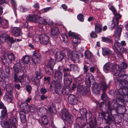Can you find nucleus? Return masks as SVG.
Here are the masks:
<instances>
[{
  "mask_svg": "<svg viewBox=\"0 0 128 128\" xmlns=\"http://www.w3.org/2000/svg\"><path fill=\"white\" fill-rule=\"evenodd\" d=\"M128 82L125 81L122 83L119 84L116 86L118 90L115 92L114 96L116 98V100L118 102H123L127 100L125 98L128 97Z\"/></svg>",
  "mask_w": 128,
  "mask_h": 128,
  "instance_id": "nucleus-1",
  "label": "nucleus"
},
{
  "mask_svg": "<svg viewBox=\"0 0 128 128\" xmlns=\"http://www.w3.org/2000/svg\"><path fill=\"white\" fill-rule=\"evenodd\" d=\"M61 118L65 122L72 124L73 121V116L70 114L68 110L66 108L62 109L60 113Z\"/></svg>",
  "mask_w": 128,
  "mask_h": 128,
  "instance_id": "nucleus-2",
  "label": "nucleus"
},
{
  "mask_svg": "<svg viewBox=\"0 0 128 128\" xmlns=\"http://www.w3.org/2000/svg\"><path fill=\"white\" fill-rule=\"evenodd\" d=\"M108 87L106 84L104 80L103 79L100 80V82L98 84H96L94 87L92 88V91L96 94H98L100 90H101L103 91L105 90Z\"/></svg>",
  "mask_w": 128,
  "mask_h": 128,
  "instance_id": "nucleus-3",
  "label": "nucleus"
},
{
  "mask_svg": "<svg viewBox=\"0 0 128 128\" xmlns=\"http://www.w3.org/2000/svg\"><path fill=\"white\" fill-rule=\"evenodd\" d=\"M120 66L116 64H106L104 66V69L106 70H110L114 75H117L119 74L117 69L119 68Z\"/></svg>",
  "mask_w": 128,
  "mask_h": 128,
  "instance_id": "nucleus-4",
  "label": "nucleus"
},
{
  "mask_svg": "<svg viewBox=\"0 0 128 128\" xmlns=\"http://www.w3.org/2000/svg\"><path fill=\"white\" fill-rule=\"evenodd\" d=\"M68 71H71L70 69L68 68L63 69V72L64 73V84L66 86H69L71 83L72 82V78L70 74L67 73Z\"/></svg>",
  "mask_w": 128,
  "mask_h": 128,
  "instance_id": "nucleus-5",
  "label": "nucleus"
},
{
  "mask_svg": "<svg viewBox=\"0 0 128 128\" xmlns=\"http://www.w3.org/2000/svg\"><path fill=\"white\" fill-rule=\"evenodd\" d=\"M63 52L65 53V56L67 55L68 58L71 59L73 61L78 60L76 52L75 51H71L67 50H65L63 51Z\"/></svg>",
  "mask_w": 128,
  "mask_h": 128,
  "instance_id": "nucleus-6",
  "label": "nucleus"
},
{
  "mask_svg": "<svg viewBox=\"0 0 128 128\" xmlns=\"http://www.w3.org/2000/svg\"><path fill=\"white\" fill-rule=\"evenodd\" d=\"M117 72L119 74L115 76H118L116 78L118 81L120 82L119 84L122 83V82L127 81L128 80V76L126 74H124V71L123 70H120L119 68L117 69Z\"/></svg>",
  "mask_w": 128,
  "mask_h": 128,
  "instance_id": "nucleus-7",
  "label": "nucleus"
},
{
  "mask_svg": "<svg viewBox=\"0 0 128 128\" xmlns=\"http://www.w3.org/2000/svg\"><path fill=\"white\" fill-rule=\"evenodd\" d=\"M10 124L7 122L2 121L1 123L2 125H4L5 128H17L16 124V120L14 118H11L9 119Z\"/></svg>",
  "mask_w": 128,
  "mask_h": 128,
  "instance_id": "nucleus-8",
  "label": "nucleus"
},
{
  "mask_svg": "<svg viewBox=\"0 0 128 128\" xmlns=\"http://www.w3.org/2000/svg\"><path fill=\"white\" fill-rule=\"evenodd\" d=\"M118 102L117 101L116 99V100H113L111 104L112 106H112H111L112 108V110L113 109L117 111H118V110L121 111L122 109L124 110L125 109V107L124 106L120 105L117 103L118 102ZM108 103V102H107V103ZM110 105L111 106H112L110 102Z\"/></svg>",
  "mask_w": 128,
  "mask_h": 128,
  "instance_id": "nucleus-9",
  "label": "nucleus"
},
{
  "mask_svg": "<svg viewBox=\"0 0 128 128\" xmlns=\"http://www.w3.org/2000/svg\"><path fill=\"white\" fill-rule=\"evenodd\" d=\"M40 54L38 52H36L35 51L33 52V54L32 57V60L33 62L36 64L41 62Z\"/></svg>",
  "mask_w": 128,
  "mask_h": 128,
  "instance_id": "nucleus-10",
  "label": "nucleus"
},
{
  "mask_svg": "<svg viewBox=\"0 0 128 128\" xmlns=\"http://www.w3.org/2000/svg\"><path fill=\"white\" fill-rule=\"evenodd\" d=\"M60 82L54 80L52 82L51 85L52 87L54 88L56 94L58 93L60 90L61 85Z\"/></svg>",
  "mask_w": 128,
  "mask_h": 128,
  "instance_id": "nucleus-11",
  "label": "nucleus"
},
{
  "mask_svg": "<svg viewBox=\"0 0 128 128\" xmlns=\"http://www.w3.org/2000/svg\"><path fill=\"white\" fill-rule=\"evenodd\" d=\"M106 107L107 108L108 110H110V115L108 114L107 116V118L108 122L110 124V122L114 121V119L112 113L111 112L112 108L110 102H108V105L106 106Z\"/></svg>",
  "mask_w": 128,
  "mask_h": 128,
  "instance_id": "nucleus-12",
  "label": "nucleus"
},
{
  "mask_svg": "<svg viewBox=\"0 0 128 128\" xmlns=\"http://www.w3.org/2000/svg\"><path fill=\"white\" fill-rule=\"evenodd\" d=\"M39 40L40 42L44 45L47 44L49 42L48 37L44 34H42L40 36Z\"/></svg>",
  "mask_w": 128,
  "mask_h": 128,
  "instance_id": "nucleus-13",
  "label": "nucleus"
},
{
  "mask_svg": "<svg viewBox=\"0 0 128 128\" xmlns=\"http://www.w3.org/2000/svg\"><path fill=\"white\" fill-rule=\"evenodd\" d=\"M112 12L114 16L115 20L116 21V24L117 25L118 24V20L121 17V16L119 13H117V11L115 8L113 6H111L109 8Z\"/></svg>",
  "mask_w": 128,
  "mask_h": 128,
  "instance_id": "nucleus-14",
  "label": "nucleus"
},
{
  "mask_svg": "<svg viewBox=\"0 0 128 128\" xmlns=\"http://www.w3.org/2000/svg\"><path fill=\"white\" fill-rule=\"evenodd\" d=\"M11 30L12 34L16 37L20 36L22 34L21 30L19 28L16 27L12 28Z\"/></svg>",
  "mask_w": 128,
  "mask_h": 128,
  "instance_id": "nucleus-15",
  "label": "nucleus"
},
{
  "mask_svg": "<svg viewBox=\"0 0 128 128\" xmlns=\"http://www.w3.org/2000/svg\"><path fill=\"white\" fill-rule=\"evenodd\" d=\"M77 92L83 95H86L87 93L86 88L83 86L78 85L77 88Z\"/></svg>",
  "mask_w": 128,
  "mask_h": 128,
  "instance_id": "nucleus-16",
  "label": "nucleus"
},
{
  "mask_svg": "<svg viewBox=\"0 0 128 128\" xmlns=\"http://www.w3.org/2000/svg\"><path fill=\"white\" fill-rule=\"evenodd\" d=\"M14 74H18L21 71L22 66L21 64L17 63L13 67Z\"/></svg>",
  "mask_w": 128,
  "mask_h": 128,
  "instance_id": "nucleus-17",
  "label": "nucleus"
},
{
  "mask_svg": "<svg viewBox=\"0 0 128 128\" xmlns=\"http://www.w3.org/2000/svg\"><path fill=\"white\" fill-rule=\"evenodd\" d=\"M62 73L61 72L58 71L55 72L54 74V78L56 81L62 82Z\"/></svg>",
  "mask_w": 128,
  "mask_h": 128,
  "instance_id": "nucleus-18",
  "label": "nucleus"
},
{
  "mask_svg": "<svg viewBox=\"0 0 128 128\" xmlns=\"http://www.w3.org/2000/svg\"><path fill=\"white\" fill-rule=\"evenodd\" d=\"M68 101L70 104H75L78 102L76 97L72 94L68 96Z\"/></svg>",
  "mask_w": 128,
  "mask_h": 128,
  "instance_id": "nucleus-19",
  "label": "nucleus"
},
{
  "mask_svg": "<svg viewBox=\"0 0 128 128\" xmlns=\"http://www.w3.org/2000/svg\"><path fill=\"white\" fill-rule=\"evenodd\" d=\"M20 108L22 110L28 112L30 110V107L26 103H23L21 104L20 105Z\"/></svg>",
  "mask_w": 128,
  "mask_h": 128,
  "instance_id": "nucleus-20",
  "label": "nucleus"
},
{
  "mask_svg": "<svg viewBox=\"0 0 128 128\" xmlns=\"http://www.w3.org/2000/svg\"><path fill=\"white\" fill-rule=\"evenodd\" d=\"M13 97L10 93H7L4 97V99L8 102H11L13 100Z\"/></svg>",
  "mask_w": 128,
  "mask_h": 128,
  "instance_id": "nucleus-21",
  "label": "nucleus"
},
{
  "mask_svg": "<svg viewBox=\"0 0 128 128\" xmlns=\"http://www.w3.org/2000/svg\"><path fill=\"white\" fill-rule=\"evenodd\" d=\"M38 16L35 14H33L32 16H29L28 18V20L32 22H38Z\"/></svg>",
  "mask_w": 128,
  "mask_h": 128,
  "instance_id": "nucleus-22",
  "label": "nucleus"
},
{
  "mask_svg": "<svg viewBox=\"0 0 128 128\" xmlns=\"http://www.w3.org/2000/svg\"><path fill=\"white\" fill-rule=\"evenodd\" d=\"M20 115L21 121L22 122H24L26 121V112L22 110L20 111Z\"/></svg>",
  "mask_w": 128,
  "mask_h": 128,
  "instance_id": "nucleus-23",
  "label": "nucleus"
},
{
  "mask_svg": "<svg viewBox=\"0 0 128 128\" xmlns=\"http://www.w3.org/2000/svg\"><path fill=\"white\" fill-rule=\"evenodd\" d=\"M55 64V61L54 59L50 58L48 60L47 64L48 68H53Z\"/></svg>",
  "mask_w": 128,
  "mask_h": 128,
  "instance_id": "nucleus-24",
  "label": "nucleus"
},
{
  "mask_svg": "<svg viewBox=\"0 0 128 128\" xmlns=\"http://www.w3.org/2000/svg\"><path fill=\"white\" fill-rule=\"evenodd\" d=\"M65 54L63 55L62 54L60 51H58L56 52V59L57 61L59 62L61 61L63 58L64 56H65Z\"/></svg>",
  "mask_w": 128,
  "mask_h": 128,
  "instance_id": "nucleus-25",
  "label": "nucleus"
},
{
  "mask_svg": "<svg viewBox=\"0 0 128 128\" xmlns=\"http://www.w3.org/2000/svg\"><path fill=\"white\" fill-rule=\"evenodd\" d=\"M51 34L53 36H57L59 33V31L58 28L56 27H52L51 29Z\"/></svg>",
  "mask_w": 128,
  "mask_h": 128,
  "instance_id": "nucleus-26",
  "label": "nucleus"
},
{
  "mask_svg": "<svg viewBox=\"0 0 128 128\" xmlns=\"http://www.w3.org/2000/svg\"><path fill=\"white\" fill-rule=\"evenodd\" d=\"M61 92L63 94L66 95L70 94L72 92L70 88L68 87L64 88L62 89Z\"/></svg>",
  "mask_w": 128,
  "mask_h": 128,
  "instance_id": "nucleus-27",
  "label": "nucleus"
},
{
  "mask_svg": "<svg viewBox=\"0 0 128 128\" xmlns=\"http://www.w3.org/2000/svg\"><path fill=\"white\" fill-rule=\"evenodd\" d=\"M81 40L80 38L78 37V35H76L73 38L72 42L74 45V44L75 47H76L77 46V44L80 43Z\"/></svg>",
  "mask_w": 128,
  "mask_h": 128,
  "instance_id": "nucleus-28",
  "label": "nucleus"
},
{
  "mask_svg": "<svg viewBox=\"0 0 128 128\" xmlns=\"http://www.w3.org/2000/svg\"><path fill=\"white\" fill-rule=\"evenodd\" d=\"M37 22L39 24L44 25L47 24H48V21H47V20L44 19V18L41 17H38Z\"/></svg>",
  "mask_w": 128,
  "mask_h": 128,
  "instance_id": "nucleus-29",
  "label": "nucleus"
},
{
  "mask_svg": "<svg viewBox=\"0 0 128 128\" xmlns=\"http://www.w3.org/2000/svg\"><path fill=\"white\" fill-rule=\"evenodd\" d=\"M114 46L112 47L113 49L114 50H116L118 52V50H120L122 47L120 43L118 42H116L114 43Z\"/></svg>",
  "mask_w": 128,
  "mask_h": 128,
  "instance_id": "nucleus-30",
  "label": "nucleus"
},
{
  "mask_svg": "<svg viewBox=\"0 0 128 128\" xmlns=\"http://www.w3.org/2000/svg\"><path fill=\"white\" fill-rule=\"evenodd\" d=\"M102 25L100 24L96 23L95 25V29L97 33H100L102 31Z\"/></svg>",
  "mask_w": 128,
  "mask_h": 128,
  "instance_id": "nucleus-31",
  "label": "nucleus"
},
{
  "mask_svg": "<svg viewBox=\"0 0 128 128\" xmlns=\"http://www.w3.org/2000/svg\"><path fill=\"white\" fill-rule=\"evenodd\" d=\"M7 115V110L6 108L2 109L1 111V116L0 119L2 120Z\"/></svg>",
  "mask_w": 128,
  "mask_h": 128,
  "instance_id": "nucleus-32",
  "label": "nucleus"
},
{
  "mask_svg": "<svg viewBox=\"0 0 128 128\" xmlns=\"http://www.w3.org/2000/svg\"><path fill=\"white\" fill-rule=\"evenodd\" d=\"M84 55L86 58L88 59L90 62H92V61L91 58V54L90 52L88 51H85L84 52Z\"/></svg>",
  "mask_w": 128,
  "mask_h": 128,
  "instance_id": "nucleus-33",
  "label": "nucleus"
},
{
  "mask_svg": "<svg viewBox=\"0 0 128 128\" xmlns=\"http://www.w3.org/2000/svg\"><path fill=\"white\" fill-rule=\"evenodd\" d=\"M102 53L104 56L108 55L111 54V51L108 48H102Z\"/></svg>",
  "mask_w": 128,
  "mask_h": 128,
  "instance_id": "nucleus-34",
  "label": "nucleus"
},
{
  "mask_svg": "<svg viewBox=\"0 0 128 128\" xmlns=\"http://www.w3.org/2000/svg\"><path fill=\"white\" fill-rule=\"evenodd\" d=\"M1 23L2 25L0 26V27H2L4 28H6L8 27V20H3Z\"/></svg>",
  "mask_w": 128,
  "mask_h": 128,
  "instance_id": "nucleus-35",
  "label": "nucleus"
},
{
  "mask_svg": "<svg viewBox=\"0 0 128 128\" xmlns=\"http://www.w3.org/2000/svg\"><path fill=\"white\" fill-rule=\"evenodd\" d=\"M30 57L28 56H23L22 58V62L25 64L28 63L30 60Z\"/></svg>",
  "mask_w": 128,
  "mask_h": 128,
  "instance_id": "nucleus-36",
  "label": "nucleus"
},
{
  "mask_svg": "<svg viewBox=\"0 0 128 128\" xmlns=\"http://www.w3.org/2000/svg\"><path fill=\"white\" fill-rule=\"evenodd\" d=\"M123 26L121 25L118 26L115 31V34H121V33L122 29Z\"/></svg>",
  "mask_w": 128,
  "mask_h": 128,
  "instance_id": "nucleus-37",
  "label": "nucleus"
},
{
  "mask_svg": "<svg viewBox=\"0 0 128 128\" xmlns=\"http://www.w3.org/2000/svg\"><path fill=\"white\" fill-rule=\"evenodd\" d=\"M39 112L42 113V115L43 116H46L47 114L48 111L47 109L45 108H41L39 109Z\"/></svg>",
  "mask_w": 128,
  "mask_h": 128,
  "instance_id": "nucleus-38",
  "label": "nucleus"
},
{
  "mask_svg": "<svg viewBox=\"0 0 128 128\" xmlns=\"http://www.w3.org/2000/svg\"><path fill=\"white\" fill-rule=\"evenodd\" d=\"M7 56L9 60L10 61L14 60L15 56L14 54L12 53H8L7 54Z\"/></svg>",
  "mask_w": 128,
  "mask_h": 128,
  "instance_id": "nucleus-39",
  "label": "nucleus"
},
{
  "mask_svg": "<svg viewBox=\"0 0 128 128\" xmlns=\"http://www.w3.org/2000/svg\"><path fill=\"white\" fill-rule=\"evenodd\" d=\"M128 50V49L126 48H124L122 47L120 49L118 50V55H121L123 52L126 53Z\"/></svg>",
  "mask_w": 128,
  "mask_h": 128,
  "instance_id": "nucleus-40",
  "label": "nucleus"
},
{
  "mask_svg": "<svg viewBox=\"0 0 128 128\" xmlns=\"http://www.w3.org/2000/svg\"><path fill=\"white\" fill-rule=\"evenodd\" d=\"M120 66L119 69L120 70H123L126 69L127 67V64L124 62H122L120 64Z\"/></svg>",
  "mask_w": 128,
  "mask_h": 128,
  "instance_id": "nucleus-41",
  "label": "nucleus"
},
{
  "mask_svg": "<svg viewBox=\"0 0 128 128\" xmlns=\"http://www.w3.org/2000/svg\"><path fill=\"white\" fill-rule=\"evenodd\" d=\"M85 117L86 120L90 119L92 116L91 112L90 111L87 112L85 115Z\"/></svg>",
  "mask_w": 128,
  "mask_h": 128,
  "instance_id": "nucleus-42",
  "label": "nucleus"
},
{
  "mask_svg": "<svg viewBox=\"0 0 128 128\" xmlns=\"http://www.w3.org/2000/svg\"><path fill=\"white\" fill-rule=\"evenodd\" d=\"M42 123L44 124L47 125L48 123V118L46 116H43L42 119Z\"/></svg>",
  "mask_w": 128,
  "mask_h": 128,
  "instance_id": "nucleus-43",
  "label": "nucleus"
},
{
  "mask_svg": "<svg viewBox=\"0 0 128 128\" xmlns=\"http://www.w3.org/2000/svg\"><path fill=\"white\" fill-rule=\"evenodd\" d=\"M48 110L52 114H55L56 112V110L54 107L50 106L48 108Z\"/></svg>",
  "mask_w": 128,
  "mask_h": 128,
  "instance_id": "nucleus-44",
  "label": "nucleus"
},
{
  "mask_svg": "<svg viewBox=\"0 0 128 128\" xmlns=\"http://www.w3.org/2000/svg\"><path fill=\"white\" fill-rule=\"evenodd\" d=\"M6 37L5 34H3L0 35V40L1 42H3L6 40Z\"/></svg>",
  "mask_w": 128,
  "mask_h": 128,
  "instance_id": "nucleus-45",
  "label": "nucleus"
},
{
  "mask_svg": "<svg viewBox=\"0 0 128 128\" xmlns=\"http://www.w3.org/2000/svg\"><path fill=\"white\" fill-rule=\"evenodd\" d=\"M38 109L34 105H32L30 107V111L32 112L37 111Z\"/></svg>",
  "mask_w": 128,
  "mask_h": 128,
  "instance_id": "nucleus-46",
  "label": "nucleus"
},
{
  "mask_svg": "<svg viewBox=\"0 0 128 128\" xmlns=\"http://www.w3.org/2000/svg\"><path fill=\"white\" fill-rule=\"evenodd\" d=\"M70 70L71 71L72 70L74 71H75L78 68V66L74 64H71L70 65Z\"/></svg>",
  "mask_w": 128,
  "mask_h": 128,
  "instance_id": "nucleus-47",
  "label": "nucleus"
},
{
  "mask_svg": "<svg viewBox=\"0 0 128 128\" xmlns=\"http://www.w3.org/2000/svg\"><path fill=\"white\" fill-rule=\"evenodd\" d=\"M43 76V74L41 73L38 72H36V79L40 80L42 77Z\"/></svg>",
  "mask_w": 128,
  "mask_h": 128,
  "instance_id": "nucleus-48",
  "label": "nucleus"
},
{
  "mask_svg": "<svg viewBox=\"0 0 128 128\" xmlns=\"http://www.w3.org/2000/svg\"><path fill=\"white\" fill-rule=\"evenodd\" d=\"M102 40L104 42H107L109 43H111L112 41V40L111 38L104 37L102 38Z\"/></svg>",
  "mask_w": 128,
  "mask_h": 128,
  "instance_id": "nucleus-49",
  "label": "nucleus"
},
{
  "mask_svg": "<svg viewBox=\"0 0 128 128\" xmlns=\"http://www.w3.org/2000/svg\"><path fill=\"white\" fill-rule=\"evenodd\" d=\"M78 19L81 22H83L84 20V16L82 14H80L77 16Z\"/></svg>",
  "mask_w": 128,
  "mask_h": 128,
  "instance_id": "nucleus-50",
  "label": "nucleus"
},
{
  "mask_svg": "<svg viewBox=\"0 0 128 128\" xmlns=\"http://www.w3.org/2000/svg\"><path fill=\"white\" fill-rule=\"evenodd\" d=\"M62 37L63 41L65 42L68 41V36L66 33H64L62 35Z\"/></svg>",
  "mask_w": 128,
  "mask_h": 128,
  "instance_id": "nucleus-51",
  "label": "nucleus"
},
{
  "mask_svg": "<svg viewBox=\"0 0 128 128\" xmlns=\"http://www.w3.org/2000/svg\"><path fill=\"white\" fill-rule=\"evenodd\" d=\"M115 21H116V20L115 19H114L112 21V24L110 27V29L112 30H113L115 27L116 26L115 23Z\"/></svg>",
  "mask_w": 128,
  "mask_h": 128,
  "instance_id": "nucleus-52",
  "label": "nucleus"
},
{
  "mask_svg": "<svg viewBox=\"0 0 128 128\" xmlns=\"http://www.w3.org/2000/svg\"><path fill=\"white\" fill-rule=\"evenodd\" d=\"M80 112L81 115L84 116L85 115L87 112L86 109L82 108L80 110Z\"/></svg>",
  "mask_w": 128,
  "mask_h": 128,
  "instance_id": "nucleus-53",
  "label": "nucleus"
},
{
  "mask_svg": "<svg viewBox=\"0 0 128 128\" xmlns=\"http://www.w3.org/2000/svg\"><path fill=\"white\" fill-rule=\"evenodd\" d=\"M32 80L34 82V84L36 86H37L38 85L40 81V80L37 79L36 78V80H35L34 78H32Z\"/></svg>",
  "mask_w": 128,
  "mask_h": 128,
  "instance_id": "nucleus-54",
  "label": "nucleus"
},
{
  "mask_svg": "<svg viewBox=\"0 0 128 128\" xmlns=\"http://www.w3.org/2000/svg\"><path fill=\"white\" fill-rule=\"evenodd\" d=\"M102 99L104 101H105L107 99V97L106 94L103 92L101 96Z\"/></svg>",
  "mask_w": 128,
  "mask_h": 128,
  "instance_id": "nucleus-55",
  "label": "nucleus"
},
{
  "mask_svg": "<svg viewBox=\"0 0 128 128\" xmlns=\"http://www.w3.org/2000/svg\"><path fill=\"white\" fill-rule=\"evenodd\" d=\"M18 74H14V81L15 82L17 83L19 82V78L18 77Z\"/></svg>",
  "mask_w": 128,
  "mask_h": 128,
  "instance_id": "nucleus-56",
  "label": "nucleus"
},
{
  "mask_svg": "<svg viewBox=\"0 0 128 128\" xmlns=\"http://www.w3.org/2000/svg\"><path fill=\"white\" fill-rule=\"evenodd\" d=\"M86 86L88 87H90L91 85V81L89 80L86 79Z\"/></svg>",
  "mask_w": 128,
  "mask_h": 128,
  "instance_id": "nucleus-57",
  "label": "nucleus"
},
{
  "mask_svg": "<svg viewBox=\"0 0 128 128\" xmlns=\"http://www.w3.org/2000/svg\"><path fill=\"white\" fill-rule=\"evenodd\" d=\"M49 69V70H47L46 71V73L49 75H52L53 73V68L51 69L48 68Z\"/></svg>",
  "mask_w": 128,
  "mask_h": 128,
  "instance_id": "nucleus-58",
  "label": "nucleus"
},
{
  "mask_svg": "<svg viewBox=\"0 0 128 128\" xmlns=\"http://www.w3.org/2000/svg\"><path fill=\"white\" fill-rule=\"evenodd\" d=\"M2 60L3 63H5L8 62V60H7L6 56L4 55H3L2 57Z\"/></svg>",
  "mask_w": 128,
  "mask_h": 128,
  "instance_id": "nucleus-59",
  "label": "nucleus"
},
{
  "mask_svg": "<svg viewBox=\"0 0 128 128\" xmlns=\"http://www.w3.org/2000/svg\"><path fill=\"white\" fill-rule=\"evenodd\" d=\"M68 34V36H69L72 37H73V38L77 35L75 33L72 32L70 31L69 32Z\"/></svg>",
  "mask_w": 128,
  "mask_h": 128,
  "instance_id": "nucleus-60",
  "label": "nucleus"
},
{
  "mask_svg": "<svg viewBox=\"0 0 128 128\" xmlns=\"http://www.w3.org/2000/svg\"><path fill=\"white\" fill-rule=\"evenodd\" d=\"M90 35L91 37L93 38H96L97 36L96 33L94 31H92Z\"/></svg>",
  "mask_w": 128,
  "mask_h": 128,
  "instance_id": "nucleus-61",
  "label": "nucleus"
},
{
  "mask_svg": "<svg viewBox=\"0 0 128 128\" xmlns=\"http://www.w3.org/2000/svg\"><path fill=\"white\" fill-rule=\"evenodd\" d=\"M51 7H48L44 8L41 10V12H46L50 10L51 9Z\"/></svg>",
  "mask_w": 128,
  "mask_h": 128,
  "instance_id": "nucleus-62",
  "label": "nucleus"
},
{
  "mask_svg": "<svg viewBox=\"0 0 128 128\" xmlns=\"http://www.w3.org/2000/svg\"><path fill=\"white\" fill-rule=\"evenodd\" d=\"M7 39L12 44L14 43L15 41V40L13 39L12 38L10 37V36H8Z\"/></svg>",
  "mask_w": 128,
  "mask_h": 128,
  "instance_id": "nucleus-63",
  "label": "nucleus"
},
{
  "mask_svg": "<svg viewBox=\"0 0 128 128\" xmlns=\"http://www.w3.org/2000/svg\"><path fill=\"white\" fill-rule=\"evenodd\" d=\"M32 89V87L30 86H28L26 87V90L29 94L31 93V90Z\"/></svg>",
  "mask_w": 128,
  "mask_h": 128,
  "instance_id": "nucleus-64",
  "label": "nucleus"
}]
</instances>
